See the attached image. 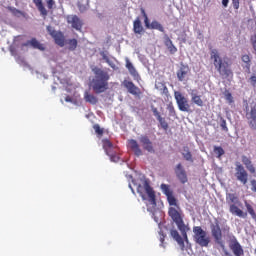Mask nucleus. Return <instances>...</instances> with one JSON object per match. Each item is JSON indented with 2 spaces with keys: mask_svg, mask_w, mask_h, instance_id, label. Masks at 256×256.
Returning <instances> with one entry per match:
<instances>
[{
  "mask_svg": "<svg viewBox=\"0 0 256 256\" xmlns=\"http://www.w3.org/2000/svg\"><path fill=\"white\" fill-rule=\"evenodd\" d=\"M170 235L171 237H173L174 241L177 242L181 251H185V243L189 244V238L183 239V237H181V235L179 234V231H177L176 229L170 230Z\"/></svg>",
  "mask_w": 256,
  "mask_h": 256,
  "instance_id": "13",
  "label": "nucleus"
},
{
  "mask_svg": "<svg viewBox=\"0 0 256 256\" xmlns=\"http://www.w3.org/2000/svg\"><path fill=\"white\" fill-rule=\"evenodd\" d=\"M32 1L36 5L42 17H47L48 12H47V9L45 8V5H43V0H32Z\"/></svg>",
  "mask_w": 256,
  "mask_h": 256,
  "instance_id": "27",
  "label": "nucleus"
},
{
  "mask_svg": "<svg viewBox=\"0 0 256 256\" xmlns=\"http://www.w3.org/2000/svg\"><path fill=\"white\" fill-rule=\"evenodd\" d=\"M237 181H239L242 185H245L249 182V173L245 170V167L241 165V162L235 163V174Z\"/></svg>",
  "mask_w": 256,
  "mask_h": 256,
  "instance_id": "6",
  "label": "nucleus"
},
{
  "mask_svg": "<svg viewBox=\"0 0 256 256\" xmlns=\"http://www.w3.org/2000/svg\"><path fill=\"white\" fill-rule=\"evenodd\" d=\"M227 201L228 203H239V198L235 194H228L227 195Z\"/></svg>",
  "mask_w": 256,
  "mask_h": 256,
  "instance_id": "34",
  "label": "nucleus"
},
{
  "mask_svg": "<svg viewBox=\"0 0 256 256\" xmlns=\"http://www.w3.org/2000/svg\"><path fill=\"white\" fill-rule=\"evenodd\" d=\"M84 100L86 103H90V105H97L99 102V99H97L95 95L89 94V92L84 93Z\"/></svg>",
  "mask_w": 256,
  "mask_h": 256,
  "instance_id": "28",
  "label": "nucleus"
},
{
  "mask_svg": "<svg viewBox=\"0 0 256 256\" xmlns=\"http://www.w3.org/2000/svg\"><path fill=\"white\" fill-rule=\"evenodd\" d=\"M214 153L217 155L218 159L225 155V150L220 146H214Z\"/></svg>",
  "mask_w": 256,
  "mask_h": 256,
  "instance_id": "31",
  "label": "nucleus"
},
{
  "mask_svg": "<svg viewBox=\"0 0 256 256\" xmlns=\"http://www.w3.org/2000/svg\"><path fill=\"white\" fill-rule=\"evenodd\" d=\"M225 99H226V101L229 103V105H231L232 103H234L233 95H232L230 92H226V93H225Z\"/></svg>",
  "mask_w": 256,
  "mask_h": 256,
  "instance_id": "41",
  "label": "nucleus"
},
{
  "mask_svg": "<svg viewBox=\"0 0 256 256\" xmlns=\"http://www.w3.org/2000/svg\"><path fill=\"white\" fill-rule=\"evenodd\" d=\"M168 215L172 219V221L176 223L177 227L185 225V221H183V212H181V209L170 207L168 209Z\"/></svg>",
  "mask_w": 256,
  "mask_h": 256,
  "instance_id": "8",
  "label": "nucleus"
},
{
  "mask_svg": "<svg viewBox=\"0 0 256 256\" xmlns=\"http://www.w3.org/2000/svg\"><path fill=\"white\" fill-rule=\"evenodd\" d=\"M223 7H227L229 5V0H222Z\"/></svg>",
  "mask_w": 256,
  "mask_h": 256,
  "instance_id": "53",
  "label": "nucleus"
},
{
  "mask_svg": "<svg viewBox=\"0 0 256 256\" xmlns=\"http://www.w3.org/2000/svg\"><path fill=\"white\" fill-rule=\"evenodd\" d=\"M65 101L66 103H73V98H71V96H66Z\"/></svg>",
  "mask_w": 256,
  "mask_h": 256,
  "instance_id": "52",
  "label": "nucleus"
},
{
  "mask_svg": "<svg viewBox=\"0 0 256 256\" xmlns=\"http://www.w3.org/2000/svg\"><path fill=\"white\" fill-rule=\"evenodd\" d=\"M174 97L176 100V103L178 105L179 111H183L184 113H189L191 111V105H189V101L181 92H175Z\"/></svg>",
  "mask_w": 256,
  "mask_h": 256,
  "instance_id": "7",
  "label": "nucleus"
},
{
  "mask_svg": "<svg viewBox=\"0 0 256 256\" xmlns=\"http://www.w3.org/2000/svg\"><path fill=\"white\" fill-rule=\"evenodd\" d=\"M176 177L179 179V181L183 184L187 183V173L185 172V169H183V165L178 164L175 169Z\"/></svg>",
  "mask_w": 256,
  "mask_h": 256,
  "instance_id": "19",
  "label": "nucleus"
},
{
  "mask_svg": "<svg viewBox=\"0 0 256 256\" xmlns=\"http://www.w3.org/2000/svg\"><path fill=\"white\" fill-rule=\"evenodd\" d=\"M168 51L171 53V55H175V52L177 51V47H175V45L171 44L168 48Z\"/></svg>",
  "mask_w": 256,
  "mask_h": 256,
  "instance_id": "47",
  "label": "nucleus"
},
{
  "mask_svg": "<svg viewBox=\"0 0 256 256\" xmlns=\"http://www.w3.org/2000/svg\"><path fill=\"white\" fill-rule=\"evenodd\" d=\"M152 112H153V115H154L157 119H160V118H161V113H159V110H157L156 107H153V108H152Z\"/></svg>",
  "mask_w": 256,
  "mask_h": 256,
  "instance_id": "46",
  "label": "nucleus"
},
{
  "mask_svg": "<svg viewBox=\"0 0 256 256\" xmlns=\"http://www.w3.org/2000/svg\"><path fill=\"white\" fill-rule=\"evenodd\" d=\"M189 71H191L189 65L181 63L180 68L177 71L178 81H185V77L189 75Z\"/></svg>",
  "mask_w": 256,
  "mask_h": 256,
  "instance_id": "20",
  "label": "nucleus"
},
{
  "mask_svg": "<svg viewBox=\"0 0 256 256\" xmlns=\"http://www.w3.org/2000/svg\"><path fill=\"white\" fill-rule=\"evenodd\" d=\"M229 211L230 213H232V215H236L237 217H243V218L247 217V213L243 212V210H241L235 204H230Z\"/></svg>",
  "mask_w": 256,
  "mask_h": 256,
  "instance_id": "25",
  "label": "nucleus"
},
{
  "mask_svg": "<svg viewBox=\"0 0 256 256\" xmlns=\"http://www.w3.org/2000/svg\"><path fill=\"white\" fill-rule=\"evenodd\" d=\"M242 61H243V63L246 64V67H251V58L249 57V55H247V54L243 55Z\"/></svg>",
  "mask_w": 256,
  "mask_h": 256,
  "instance_id": "39",
  "label": "nucleus"
},
{
  "mask_svg": "<svg viewBox=\"0 0 256 256\" xmlns=\"http://www.w3.org/2000/svg\"><path fill=\"white\" fill-rule=\"evenodd\" d=\"M157 121H159L162 129H164V131H167V129H169V124L167 123V121L165 120V118L160 117L157 119Z\"/></svg>",
  "mask_w": 256,
  "mask_h": 256,
  "instance_id": "35",
  "label": "nucleus"
},
{
  "mask_svg": "<svg viewBox=\"0 0 256 256\" xmlns=\"http://www.w3.org/2000/svg\"><path fill=\"white\" fill-rule=\"evenodd\" d=\"M137 193L140 195L143 201H147L148 197L150 205H157L155 190H153V187H151V184H149V180L145 179L143 184H139L137 186Z\"/></svg>",
  "mask_w": 256,
  "mask_h": 256,
  "instance_id": "4",
  "label": "nucleus"
},
{
  "mask_svg": "<svg viewBox=\"0 0 256 256\" xmlns=\"http://www.w3.org/2000/svg\"><path fill=\"white\" fill-rule=\"evenodd\" d=\"M229 249L232 251L234 256H243L245 255V251L243 250V246L239 243L237 238H233L229 243Z\"/></svg>",
  "mask_w": 256,
  "mask_h": 256,
  "instance_id": "12",
  "label": "nucleus"
},
{
  "mask_svg": "<svg viewBox=\"0 0 256 256\" xmlns=\"http://www.w3.org/2000/svg\"><path fill=\"white\" fill-rule=\"evenodd\" d=\"M160 85L162 87V95H166L167 97V95H169V88H167V86L163 83H161Z\"/></svg>",
  "mask_w": 256,
  "mask_h": 256,
  "instance_id": "44",
  "label": "nucleus"
},
{
  "mask_svg": "<svg viewBox=\"0 0 256 256\" xmlns=\"http://www.w3.org/2000/svg\"><path fill=\"white\" fill-rule=\"evenodd\" d=\"M183 157L186 161H193V155L187 150L186 153H183Z\"/></svg>",
  "mask_w": 256,
  "mask_h": 256,
  "instance_id": "43",
  "label": "nucleus"
},
{
  "mask_svg": "<svg viewBox=\"0 0 256 256\" xmlns=\"http://www.w3.org/2000/svg\"><path fill=\"white\" fill-rule=\"evenodd\" d=\"M102 59H104V61H106V63L109 64V66H111L112 69H115V63H113V61H111L109 57L104 53L102 54Z\"/></svg>",
  "mask_w": 256,
  "mask_h": 256,
  "instance_id": "40",
  "label": "nucleus"
},
{
  "mask_svg": "<svg viewBox=\"0 0 256 256\" xmlns=\"http://www.w3.org/2000/svg\"><path fill=\"white\" fill-rule=\"evenodd\" d=\"M67 23L76 31H81L83 29V20L77 15L67 16Z\"/></svg>",
  "mask_w": 256,
  "mask_h": 256,
  "instance_id": "14",
  "label": "nucleus"
},
{
  "mask_svg": "<svg viewBox=\"0 0 256 256\" xmlns=\"http://www.w3.org/2000/svg\"><path fill=\"white\" fill-rule=\"evenodd\" d=\"M247 123L252 131H256V108L252 107L246 111Z\"/></svg>",
  "mask_w": 256,
  "mask_h": 256,
  "instance_id": "15",
  "label": "nucleus"
},
{
  "mask_svg": "<svg viewBox=\"0 0 256 256\" xmlns=\"http://www.w3.org/2000/svg\"><path fill=\"white\" fill-rule=\"evenodd\" d=\"M93 73L95 76L91 81V87L94 93L97 95L105 93L109 89V79H111L109 72L101 68H94Z\"/></svg>",
  "mask_w": 256,
  "mask_h": 256,
  "instance_id": "1",
  "label": "nucleus"
},
{
  "mask_svg": "<svg viewBox=\"0 0 256 256\" xmlns=\"http://www.w3.org/2000/svg\"><path fill=\"white\" fill-rule=\"evenodd\" d=\"M93 129H94L96 135H99L100 137L103 136L104 131H103V128H101V126H99V124H95L93 126Z\"/></svg>",
  "mask_w": 256,
  "mask_h": 256,
  "instance_id": "38",
  "label": "nucleus"
},
{
  "mask_svg": "<svg viewBox=\"0 0 256 256\" xmlns=\"http://www.w3.org/2000/svg\"><path fill=\"white\" fill-rule=\"evenodd\" d=\"M251 185H252V191H254L256 193V181L252 180Z\"/></svg>",
  "mask_w": 256,
  "mask_h": 256,
  "instance_id": "51",
  "label": "nucleus"
},
{
  "mask_svg": "<svg viewBox=\"0 0 256 256\" xmlns=\"http://www.w3.org/2000/svg\"><path fill=\"white\" fill-rule=\"evenodd\" d=\"M211 59L214 61V67L218 71V73L227 79L229 77H233V71L229 68V63L223 61L221 56L219 55V51L217 49H213L210 53Z\"/></svg>",
  "mask_w": 256,
  "mask_h": 256,
  "instance_id": "2",
  "label": "nucleus"
},
{
  "mask_svg": "<svg viewBox=\"0 0 256 256\" xmlns=\"http://www.w3.org/2000/svg\"><path fill=\"white\" fill-rule=\"evenodd\" d=\"M250 80L252 83H256V76H251Z\"/></svg>",
  "mask_w": 256,
  "mask_h": 256,
  "instance_id": "54",
  "label": "nucleus"
},
{
  "mask_svg": "<svg viewBox=\"0 0 256 256\" xmlns=\"http://www.w3.org/2000/svg\"><path fill=\"white\" fill-rule=\"evenodd\" d=\"M179 231L182 234V239H188L189 237L187 236V231H189V227L187 225L182 224V226H178Z\"/></svg>",
  "mask_w": 256,
  "mask_h": 256,
  "instance_id": "30",
  "label": "nucleus"
},
{
  "mask_svg": "<svg viewBox=\"0 0 256 256\" xmlns=\"http://www.w3.org/2000/svg\"><path fill=\"white\" fill-rule=\"evenodd\" d=\"M139 141L144 149L148 153H155V148L153 147V142L149 139V136L143 135L139 138Z\"/></svg>",
  "mask_w": 256,
  "mask_h": 256,
  "instance_id": "16",
  "label": "nucleus"
},
{
  "mask_svg": "<svg viewBox=\"0 0 256 256\" xmlns=\"http://www.w3.org/2000/svg\"><path fill=\"white\" fill-rule=\"evenodd\" d=\"M126 69H128L134 79H139V72H137V69H135V66H133V63L129 60H126Z\"/></svg>",
  "mask_w": 256,
  "mask_h": 256,
  "instance_id": "26",
  "label": "nucleus"
},
{
  "mask_svg": "<svg viewBox=\"0 0 256 256\" xmlns=\"http://www.w3.org/2000/svg\"><path fill=\"white\" fill-rule=\"evenodd\" d=\"M123 85L127 89L128 93H130V95H134L135 97H139V95H141V89L137 87L133 82L124 80Z\"/></svg>",
  "mask_w": 256,
  "mask_h": 256,
  "instance_id": "17",
  "label": "nucleus"
},
{
  "mask_svg": "<svg viewBox=\"0 0 256 256\" xmlns=\"http://www.w3.org/2000/svg\"><path fill=\"white\" fill-rule=\"evenodd\" d=\"M141 13L144 17V24L146 29H156L157 31H160V33H165V28L157 20H153L152 23L149 22V17L147 16L145 9H141Z\"/></svg>",
  "mask_w": 256,
  "mask_h": 256,
  "instance_id": "9",
  "label": "nucleus"
},
{
  "mask_svg": "<svg viewBox=\"0 0 256 256\" xmlns=\"http://www.w3.org/2000/svg\"><path fill=\"white\" fill-rule=\"evenodd\" d=\"M220 127L222 131H225L226 133L229 131V128L227 127V120H225L223 117H220Z\"/></svg>",
  "mask_w": 256,
  "mask_h": 256,
  "instance_id": "37",
  "label": "nucleus"
},
{
  "mask_svg": "<svg viewBox=\"0 0 256 256\" xmlns=\"http://www.w3.org/2000/svg\"><path fill=\"white\" fill-rule=\"evenodd\" d=\"M160 242H161V247H165V246L163 245V243H165V235L161 234V236H160Z\"/></svg>",
  "mask_w": 256,
  "mask_h": 256,
  "instance_id": "50",
  "label": "nucleus"
},
{
  "mask_svg": "<svg viewBox=\"0 0 256 256\" xmlns=\"http://www.w3.org/2000/svg\"><path fill=\"white\" fill-rule=\"evenodd\" d=\"M128 147L131 149V151H133L136 157H141V155H143V150L141 149V146H139V142H137V140H128Z\"/></svg>",
  "mask_w": 256,
  "mask_h": 256,
  "instance_id": "18",
  "label": "nucleus"
},
{
  "mask_svg": "<svg viewBox=\"0 0 256 256\" xmlns=\"http://www.w3.org/2000/svg\"><path fill=\"white\" fill-rule=\"evenodd\" d=\"M108 157H110V161L113 163H119V154L115 153L113 150L110 152V154H107Z\"/></svg>",
  "mask_w": 256,
  "mask_h": 256,
  "instance_id": "32",
  "label": "nucleus"
},
{
  "mask_svg": "<svg viewBox=\"0 0 256 256\" xmlns=\"http://www.w3.org/2000/svg\"><path fill=\"white\" fill-rule=\"evenodd\" d=\"M129 187H130L132 193L135 195V190L133 189V187H131V184H129Z\"/></svg>",
  "mask_w": 256,
  "mask_h": 256,
  "instance_id": "55",
  "label": "nucleus"
},
{
  "mask_svg": "<svg viewBox=\"0 0 256 256\" xmlns=\"http://www.w3.org/2000/svg\"><path fill=\"white\" fill-rule=\"evenodd\" d=\"M68 49L70 51H75L77 49V39L68 40Z\"/></svg>",
  "mask_w": 256,
  "mask_h": 256,
  "instance_id": "33",
  "label": "nucleus"
},
{
  "mask_svg": "<svg viewBox=\"0 0 256 256\" xmlns=\"http://www.w3.org/2000/svg\"><path fill=\"white\" fill-rule=\"evenodd\" d=\"M232 5L234 9H239V0H232Z\"/></svg>",
  "mask_w": 256,
  "mask_h": 256,
  "instance_id": "49",
  "label": "nucleus"
},
{
  "mask_svg": "<svg viewBox=\"0 0 256 256\" xmlns=\"http://www.w3.org/2000/svg\"><path fill=\"white\" fill-rule=\"evenodd\" d=\"M231 228L229 226H224L221 229V225L219 223V219L215 218L214 223L210 224V230H211V235L216 243V245H219L221 249H225V241H223V232L224 233H229Z\"/></svg>",
  "mask_w": 256,
  "mask_h": 256,
  "instance_id": "3",
  "label": "nucleus"
},
{
  "mask_svg": "<svg viewBox=\"0 0 256 256\" xmlns=\"http://www.w3.org/2000/svg\"><path fill=\"white\" fill-rule=\"evenodd\" d=\"M243 165H245L247 171L251 173L252 175L256 173L255 166L253 165V162L251 161V158L247 157L246 155H243L241 157Z\"/></svg>",
  "mask_w": 256,
  "mask_h": 256,
  "instance_id": "21",
  "label": "nucleus"
},
{
  "mask_svg": "<svg viewBox=\"0 0 256 256\" xmlns=\"http://www.w3.org/2000/svg\"><path fill=\"white\" fill-rule=\"evenodd\" d=\"M27 45H31L33 49H38L39 51H45V45L39 42L37 39L32 38L27 43L22 44V47H27Z\"/></svg>",
  "mask_w": 256,
  "mask_h": 256,
  "instance_id": "22",
  "label": "nucleus"
},
{
  "mask_svg": "<svg viewBox=\"0 0 256 256\" xmlns=\"http://www.w3.org/2000/svg\"><path fill=\"white\" fill-rule=\"evenodd\" d=\"M133 32L136 35H143L145 33V28H143V24L141 23L140 18H136L133 22Z\"/></svg>",
  "mask_w": 256,
  "mask_h": 256,
  "instance_id": "23",
  "label": "nucleus"
},
{
  "mask_svg": "<svg viewBox=\"0 0 256 256\" xmlns=\"http://www.w3.org/2000/svg\"><path fill=\"white\" fill-rule=\"evenodd\" d=\"M48 9H53V7L55 6V0H45Z\"/></svg>",
  "mask_w": 256,
  "mask_h": 256,
  "instance_id": "45",
  "label": "nucleus"
},
{
  "mask_svg": "<svg viewBox=\"0 0 256 256\" xmlns=\"http://www.w3.org/2000/svg\"><path fill=\"white\" fill-rule=\"evenodd\" d=\"M191 101L198 107H203L204 102L203 99H201V96L197 95V90H191Z\"/></svg>",
  "mask_w": 256,
  "mask_h": 256,
  "instance_id": "24",
  "label": "nucleus"
},
{
  "mask_svg": "<svg viewBox=\"0 0 256 256\" xmlns=\"http://www.w3.org/2000/svg\"><path fill=\"white\" fill-rule=\"evenodd\" d=\"M47 31L49 35L54 38L56 45H59V47H65V36L62 34V32L55 31V29H52L51 26L47 27Z\"/></svg>",
  "mask_w": 256,
  "mask_h": 256,
  "instance_id": "11",
  "label": "nucleus"
},
{
  "mask_svg": "<svg viewBox=\"0 0 256 256\" xmlns=\"http://www.w3.org/2000/svg\"><path fill=\"white\" fill-rule=\"evenodd\" d=\"M102 143H103V149L106 155H110L111 152L113 151V143L109 141V139L102 140Z\"/></svg>",
  "mask_w": 256,
  "mask_h": 256,
  "instance_id": "29",
  "label": "nucleus"
},
{
  "mask_svg": "<svg viewBox=\"0 0 256 256\" xmlns=\"http://www.w3.org/2000/svg\"><path fill=\"white\" fill-rule=\"evenodd\" d=\"M165 46L167 47V49L171 46V45H173V41H171L170 40V38H166V40H165Z\"/></svg>",
  "mask_w": 256,
  "mask_h": 256,
  "instance_id": "48",
  "label": "nucleus"
},
{
  "mask_svg": "<svg viewBox=\"0 0 256 256\" xmlns=\"http://www.w3.org/2000/svg\"><path fill=\"white\" fill-rule=\"evenodd\" d=\"M8 11L12 13V15H15V17H19V15H23V12L21 10L15 8V7H8Z\"/></svg>",
  "mask_w": 256,
  "mask_h": 256,
  "instance_id": "36",
  "label": "nucleus"
},
{
  "mask_svg": "<svg viewBox=\"0 0 256 256\" xmlns=\"http://www.w3.org/2000/svg\"><path fill=\"white\" fill-rule=\"evenodd\" d=\"M160 189L162 193L167 197V201L171 207L177 205V198L173 195V190L171 189V186L168 184H161Z\"/></svg>",
  "mask_w": 256,
  "mask_h": 256,
  "instance_id": "10",
  "label": "nucleus"
},
{
  "mask_svg": "<svg viewBox=\"0 0 256 256\" xmlns=\"http://www.w3.org/2000/svg\"><path fill=\"white\" fill-rule=\"evenodd\" d=\"M193 240L200 247H209L211 243V238L207 235V231L203 230L201 226L193 227Z\"/></svg>",
  "mask_w": 256,
  "mask_h": 256,
  "instance_id": "5",
  "label": "nucleus"
},
{
  "mask_svg": "<svg viewBox=\"0 0 256 256\" xmlns=\"http://www.w3.org/2000/svg\"><path fill=\"white\" fill-rule=\"evenodd\" d=\"M167 109L169 111V116L170 117H175V115H176L175 107L172 104H169Z\"/></svg>",
  "mask_w": 256,
  "mask_h": 256,
  "instance_id": "42",
  "label": "nucleus"
}]
</instances>
